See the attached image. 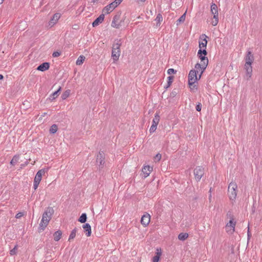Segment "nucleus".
<instances>
[{"label": "nucleus", "instance_id": "35", "mask_svg": "<svg viewBox=\"0 0 262 262\" xmlns=\"http://www.w3.org/2000/svg\"><path fill=\"white\" fill-rule=\"evenodd\" d=\"M188 84L189 85V88L191 91L193 92L197 91L198 88L196 85L195 84V83H193V84H191L190 82H188Z\"/></svg>", "mask_w": 262, "mask_h": 262}, {"label": "nucleus", "instance_id": "2", "mask_svg": "<svg viewBox=\"0 0 262 262\" xmlns=\"http://www.w3.org/2000/svg\"><path fill=\"white\" fill-rule=\"evenodd\" d=\"M54 213V210L52 207H48L44 211L41 222L39 224V229L44 230L51 219L52 216Z\"/></svg>", "mask_w": 262, "mask_h": 262}, {"label": "nucleus", "instance_id": "4", "mask_svg": "<svg viewBox=\"0 0 262 262\" xmlns=\"http://www.w3.org/2000/svg\"><path fill=\"white\" fill-rule=\"evenodd\" d=\"M237 185L235 182H231L228 186V193L230 200H235L237 196Z\"/></svg>", "mask_w": 262, "mask_h": 262}, {"label": "nucleus", "instance_id": "45", "mask_svg": "<svg viewBox=\"0 0 262 262\" xmlns=\"http://www.w3.org/2000/svg\"><path fill=\"white\" fill-rule=\"evenodd\" d=\"M227 215L228 216V217H229L230 219V217L232 216H233L231 212H228L227 214Z\"/></svg>", "mask_w": 262, "mask_h": 262}, {"label": "nucleus", "instance_id": "41", "mask_svg": "<svg viewBox=\"0 0 262 262\" xmlns=\"http://www.w3.org/2000/svg\"><path fill=\"white\" fill-rule=\"evenodd\" d=\"M60 55V53L57 51L54 52L52 54V56L54 57H57Z\"/></svg>", "mask_w": 262, "mask_h": 262}, {"label": "nucleus", "instance_id": "16", "mask_svg": "<svg viewBox=\"0 0 262 262\" xmlns=\"http://www.w3.org/2000/svg\"><path fill=\"white\" fill-rule=\"evenodd\" d=\"M104 154L103 151H99V154H98L97 156V160L96 161L97 163L99 164V165H103L104 163Z\"/></svg>", "mask_w": 262, "mask_h": 262}, {"label": "nucleus", "instance_id": "24", "mask_svg": "<svg viewBox=\"0 0 262 262\" xmlns=\"http://www.w3.org/2000/svg\"><path fill=\"white\" fill-rule=\"evenodd\" d=\"M188 237V234L187 233H181L178 235V238L181 241H185Z\"/></svg>", "mask_w": 262, "mask_h": 262}, {"label": "nucleus", "instance_id": "1", "mask_svg": "<svg viewBox=\"0 0 262 262\" xmlns=\"http://www.w3.org/2000/svg\"><path fill=\"white\" fill-rule=\"evenodd\" d=\"M207 54V52L205 49L203 50L199 49L198 52V56L202 62L201 64L197 63L194 67L195 69L197 70L198 72L200 71L199 79L201 78L202 74L203 73L208 64V59L207 57H206Z\"/></svg>", "mask_w": 262, "mask_h": 262}, {"label": "nucleus", "instance_id": "10", "mask_svg": "<svg viewBox=\"0 0 262 262\" xmlns=\"http://www.w3.org/2000/svg\"><path fill=\"white\" fill-rule=\"evenodd\" d=\"M235 224L236 222H234L233 216H232L230 217L229 222L226 225L227 232L231 231V233L233 232L234 231Z\"/></svg>", "mask_w": 262, "mask_h": 262}, {"label": "nucleus", "instance_id": "19", "mask_svg": "<svg viewBox=\"0 0 262 262\" xmlns=\"http://www.w3.org/2000/svg\"><path fill=\"white\" fill-rule=\"evenodd\" d=\"M50 64L49 62H43L37 68V70L40 71H45L49 69Z\"/></svg>", "mask_w": 262, "mask_h": 262}, {"label": "nucleus", "instance_id": "13", "mask_svg": "<svg viewBox=\"0 0 262 262\" xmlns=\"http://www.w3.org/2000/svg\"><path fill=\"white\" fill-rule=\"evenodd\" d=\"M150 220V216L148 213H146L144 214L141 219V223L142 225H143L144 227L147 226Z\"/></svg>", "mask_w": 262, "mask_h": 262}, {"label": "nucleus", "instance_id": "39", "mask_svg": "<svg viewBox=\"0 0 262 262\" xmlns=\"http://www.w3.org/2000/svg\"><path fill=\"white\" fill-rule=\"evenodd\" d=\"M16 250H17V246H15L13 249L10 250V254L11 255H15L16 253Z\"/></svg>", "mask_w": 262, "mask_h": 262}, {"label": "nucleus", "instance_id": "9", "mask_svg": "<svg viewBox=\"0 0 262 262\" xmlns=\"http://www.w3.org/2000/svg\"><path fill=\"white\" fill-rule=\"evenodd\" d=\"M117 5L114 2L107 5L102 9V12L104 14H107L112 12L116 7Z\"/></svg>", "mask_w": 262, "mask_h": 262}, {"label": "nucleus", "instance_id": "7", "mask_svg": "<svg viewBox=\"0 0 262 262\" xmlns=\"http://www.w3.org/2000/svg\"><path fill=\"white\" fill-rule=\"evenodd\" d=\"M159 121L160 116L158 114H156L152 121V125L149 129V132L150 133H152L155 132Z\"/></svg>", "mask_w": 262, "mask_h": 262}, {"label": "nucleus", "instance_id": "42", "mask_svg": "<svg viewBox=\"0 0 262 262\" xmlns=\"http://www.w3.org/2000/svg\"><path fill=\"white\" fill-rule=\"evenodd\" d=\"M161 159V155L160 154H157L155 157V159L158 161H160Z\"/></svg>", "mask_w": 262, "mask_h": 262}, {"label": "nucleus", "instance_id": "36", "mask_svg": "<svg viewBox=\"0 0 262 262\" xmlns=\"http://www.w3.org/2000/svg\"><path fill=\"white\" fill-rule=\"evenodd\" d=\"M174 77L173 76H169L168 77V81H167V85L166 87V88H168L170 86V85L171 84L173 80Z\"/></svg>", "mask_w": 262, "mask_h": 262}, {"label": "nucleus", "instance_id": "46", "mask_svg": "<svg viewBox=\"0 0 262 262\" xmlns=\"http://www.w3.org/2000/svg\"><path fill=\"white\" fill-rule=\"evenodd\" d=\"M99 0H92V1L91 2V3L94 4H95L96 3H97Z\"/></svg>", "mask_w": 262, "mask_h": 262}, {"label": "nucleus", "instance_id": "47", "mask_svg": "<svg viewBox=\"0 0 262 262\" xmlns=\"http://www.w3.org/2000/svg\"><path fill=\"white\" fill-rule=\"evenodd\" d=\"M4 78V76L0 74V80H2Z\"/></svg>", "mask_w": 262, "mask_h": 262}, {"label": "nucleus", "instance_id": "37", "mask_svg": "<svg viewBox=\"0 0 262 262\" xmlns=\"http://www.w3.org/2000/svg\"><path fill=\"white\" fill-rule=\"evenodd\" d=\"M61 89V88L60 86L56 91H55V92H54L52 94V96H53V98H52V100L54 99L57 97L58 93L60 91Z\"/></svg>", "mask_w": 262, "mask_h": 262}, {"label": "nucleus", "instance_id": "22", "mask_svg": "<svg viewBox=\"0 0 262 262\" xmlns=\"http://www.w3.org/2000/svg\"><path fill=\"white\" fill-rule=\"evenodd\" d=\"M211 12L213 16H219L218 8L217 5L214 3H212L211 5Z\"/></svg>", "mask_w": 262, "mask_h": 262}, {"label": "nucleus", "instance_id": "20", "mask_svg": "<svg viewBox=\"0 0 262 262\" xmlns=\"http://www.w3.org/2000/svg\"><path fill=\"white\" fill-rule=\"evenodd\" d=\"M152 170V167L149 165L145 166L142 168V171L143 173L145 174V177L148 176Z\"/></svg>", "mask_w": 262, "mask_h": 262}, {"label": "nucleus", "instance_id": "17", "mask_svg": "<svg viewBox=\"0 0 262 262\" xmlns=\"http://www.w3.org/2000/svg\"><path fill=\"white\" fill-rule=\"evenodd\" d=\"M104 14L103 13L99 15L92 23V26L95 27L98 26L100 24L102 23L104 19Z\"/></svg>", "mask_w": 262, "mask_h": 262}, {"label": "nucleus", "instance_id": "31", "mask_svg": "<svg viewBox=\"0 0 262 262\" xmlns=\"http://www.w3.org/2000/svg\"><path fill=\"white\" fill-rule=\"evenodd\" d=\"M157 21V26L160 25V23L163 20V17L161 14L159 13L155 19Z\"/></svg>", "mask_w": 262, "mask_h": 262}, {"label": "nucleus", "instance_id": "23", "mask_svg": "<svg viewBox=\"0 0 262 262\" xmlns=\"http://www.w3.org/2000/svg\"><path fill=\"white\" fill-rule=\"evenodd\" d=\"M61 235L62 232L60 230L56 231L53 234L54 241L56 242L59 241V239L61 238Z\"/></svg>", "mask_w": 262, "mask_h": 262}, {"label": "nucleus", "instance_id": "32", "mask_svg": "<svg viewBox=\"0 0 262 262\" xmlns=\"http://www.w3.org/2000/svg\"><path fill=\"white\" fill-rule=\"evenodd\" d=\"M19 160V156L15 155L14 156L11 161H10V164L12 165H14L15 163H16Z\"/></svg>", "mask_w": 262, "mask_h": 262}, {"label": "nucleus", "instance_id": "5", "mask_svg": "<svg viewBox=\"0 0 262 262\" xmlns=\"http://www.w3.org/2000/svg\"><path fill=\"white\" fill-rule=\"evenodd\" d=\"M48 170L49 168H42L37 171L34 180L33 188L35 190L37 188L41 180L42 176L47 173Z\"/></svg>", "mask_w": 262, "mask_h": 262}, {"label": "nucleus", "instance_id": "33", "mask_svg": "<svg viewBox=\"0 0 262 262\" xmlns=\"http://www.w3.org/2000/svg\"><path fill=\"white\" fill-rule=\"evenodd\" d=\"M161 254V252H157L156 253V255H155L152 258L153 262H159L160 256Z\"/></svg>", "mask_w": 262, "mask_h": 262}, {"label": "nucleus", "instance_id": "27", "mask_svg": "<svg viewBox=\"0 0 262 262\" xmlns=\"http://www.w3.org/2000/svg\"><path fill=\"white\" fill-rule=\"evenodd\" d=\"M85 57L83 55H80L77 59V60H76V63L77 65H81V64L83 63L84 59H85Z\"/></svg>", "mask_w": 262, "mask_h": 262}, {"label": "nucleus", "instance_id": "11", "mask_svg": "<svg viewBox=\"0 0 262 262\" xmlns=\"http://www.w3.org/2000/svg\"><path fill=\"white\" fill-rule=\"evenodd\" d=\"M245 64H252L254 60V57L250 51L247 52L246 56L245 58Z\"/></svg>", "mask_w": 262, "mask_h": 262}, {"label": "nucleus", "instance_id": "21", "mask_svg": "<svg viewBox=\"0 0 262 262\" xmlns=\"http://www.w3.org/2000/svg\"><path fill=\"white\" fill-rule=\"evenodd\" d=\"M83 228L84 230L85 234L87 236H90L91 234V227L89 224L86 223L83 225Z\"/></svg>", "mask_w": 262, "mask_h": 262}, {"label": "nucleus", "instance_id": "29", "mask_svg": "<svg viewBox=\"0 0 262 262\" xmlns=\"http://www.w3.org/2000/svg\"><path fill=\"white\" fill-rule=\"evenodd\" d=\"M57 129V125L56 124H53L51 126L50 128V133L52 134H54L56 133Z\"/></svg>", "mask_w": 262, "mask_h": 262}, {"label": "nucleus", "instance_id": "51", "mask_svg": "<svg viewBox=\"0 0 262 262\" xmlns=\"http://www.w3.org/2000/svg\"><path fill=\"white\" fill-rule=\"evenodd\" d=\"M146 0H140L141 2H144Z\"/></svg>", "mask_w": 262, "mask_h": 262}, {"label": "nucleus", "instance_id": "50", "mask_svg": "<svg viewBox=\"0 0 262 262\" xmlns=\"http://www.w3.org/2000/svg\"><path fill=\"white\" fill-rule=\"evenodd\" d=\"M47 115V113H44L43 114V115H42V116H45V115Z\"/></svg>", "mask_w": 262, "mask_h": 262}, {"label": "nucleus", "instance_id": "28", "mask_svg": "<svg viewBox=\"0 0 262 262\" xmlns=\"http://www.w3.org/2000/svg\"><path fill=\"white\" fill-rule=\"evenodd\" d=\"M76 232H77V228H75L71 232L69 237V241H71L75 237Z\"/></svg>", "mask_w": 262, "mask_h": 262}, {"label": "nucleus", "instance_id": "40", "mask_svg": "<svg viewBox=\"0 0 262 262\" xmlns=\"http://www.w3.org/2000/svg\"><path fill=\"white\" fill-rule=\"evenodd\" d=\"M196 110L198 112H200L202 108V104L201 103H199L196 106Z\"/></svg>", "mask_w": 262, "mask_h": 262}, {"label": "nucleus", "instance_id": "25", "mask_svg": "<svg viewBox=\"0 0 262 262\" xmlns=\"http://www.w3.org/2000/svg\"><path fill=\"white\" fill-rule=\"evenodd\" d=\"M87 216L86 213H84L81 214L78 219V221L81 223H84L86 221Z\"/></svg>", "mask_w": 262, "mask_h": 262}, {"label": "nucleus", "instance_id": "30", "mask_svg": "<svg viewBox=\"0 0 262 262\" xmlns=\"http://www.w3.org/2000/svg\"><path fill=\"white\" fill-rule=\"evenodd\" d=\"M71 91L70 90H68L66 91L61 95V98L63 100L66 99L68 97H69Z\"/></svg>", "mask_w": 262, "mask_h": 262}, {"label": "nucleus", "instance_id": "6", "mask_svg": "<svg viewBox=\"0 0 262 262\" xmlns=\"http://www.w3.org/2000/svg\"><path fill=\"white\" fill-rule=\"evenodd\" d=\"M193 172L195 180L199 181L204 174V169L201 166H197Z\"/></svg>", "mask_w": 262, "mask_h": 262}, {"label": "nucleus", "instance_id": "14", "mask_svg": "<svg viewBox=\"0 0 262 262\" xmlns=\"http://www.w3.org/2000/svg\"><path fill=\"white\" fill-rule=\"evenodd\" d=\"M60 17V14L56 13L54 14L53 17L51 18L49 22V26L52 27L55 24H56Z\"/></svg>", "mask_w": 262, "mask_h": 262}, {"label": "nucleus", "instance_id": "18", "mask_svg": "<svg viewBox=\"0 0 262 262\" xmlns=\"http://www.w3.org/2000/svg\"><path fill=\"white\" fill-rule=\"evenodd\" d=\"M207 36L205 34H202L200 38L202 40L201 41H199V47L200 49H202V48L206 47L207 44V40H206V38Z\"/></svg>", "mask_w": 262, "mask_h": 262}, {"label": "nucleus", "instance_id": "44", "mask_svg": "<svg viewBox=\"0 0 262 262\" xmlns=\"http://www.w3.org/2000/svg\"><path fill=\"white\" fill-rule=\"evenodd\" d=\"M23 215V213L22 212H19L17 214H16V216H15V217L16 219H19L20 218L21 216H22Z\"/></svg>", "mask_w": 262, "mask_h": 262}, {"label": "nucleus", "instance_id": "26", "mask_svg": "<svg viewBox=\"0 0 262 262\" xmlns=\"http://www.w3.org/2000/svg\"><path fill=\"white\" fill-rule=\"evenodd\" d=\"M186 11L178 19L177 21V25H178L179 24H181L183 23L186 18Z\"/></svg>", "mask_w": 262, "mask_h": 262}, {"label": "nucleus", "instance_id": "12", "mask_svg": "<svg viewBox=\"0 0 262 262\" xmlns=\"http://www.w3.org/2000/svg\"><path fill=\"white\" fill-rule=\"evenodd\" d=\"M244 69L246 70L245 77L247 80H249L251 78L252 73V67L251 64H245Z\"/></svg>", "mask_w": 262, "mask_h": 262}, {"label": "nucleus", "instance_id": "34", "mask_svg": "<svg viewBox=\"0 0 262 262\" xmlns=\"http://www.w3.org/2000/svg\"><path fill=\"white\" fill-rule=\"evenodd\" d=\"M213 19L214 20L211 21V24L212 26H215L219 23V17L216 15L213 16Z\"/></svg>", "mask_w": 262, "mask_h": 262}, {"label": "nucleus", "instance_id": "48", "mask_svg": "<svg viewBox=\"0 0 262 262\" xmlns=\"http://www.w3.org/2000/svg\"><path fill=\"white\" fill-rule=\"evenodd\" d=\"M248 237L250 236V233H249V229L248 230Z\"/></svg>", "mask_w": 262, "mask_h": 262}, {"label": "nucleus", "instance_id": "15", "mask_svg": "<svg viewBox=\"0 0 262 262\" xmlns=\"http://www.w3.org/2000/svg\"><path fill=\"white\" fill-rule=\"evenodd\" d=\"M120 18V15L117 14L114 16L113 19L112 20L111 26L113 28L118 29L120 26V24L119 23V19Z\"/></svg>", "mask_w": 262, "mask_h": 262}, {"label": "nucleus", "instance_id": "8", "mask_svg": "<svg viewBox=\"0 0 262 262\" xmlns=\"http://www.w3.org/2000/svg\"><path fill=\"white\" fill-rule=\"evenodd\" d=\"M197 70H191L189 72L188 75V82H190V84H192L193 83H195L198 80V78L196 75Z\"/></svg>", "mask_w": 262, "mask_h": 262}, {"label": "nucleus", "instance_id": "43", "mask_svg": "<svg viewBox=\"0 0 262 262\" xmlns=\"http://www.w3.org/2000/svg\"><path fill=\"white\" fill-rule=\"evenodd\" d=\"M123 0H115L114 2L118 6L122 2Z\"/></svg>", "mask_w": 262, "mask_h": 262}, {"label": "nucleus", "instance_id": "49", "mask_svg": "<svg viewBox=\"0 0 262 262\" xmlns=\"http://www.w3.org/2000/svg\"><path fill=\"white\" fill-rule=\"evenodd\" d=\"M4 0H0V4H2L3 3Z\"/></svg>", "mask_w": 262, "mask_h": 262}, {"label": "nucleus", "instance_id": "38", "mask_svg": "<svg viewBox=\"0 0 262 262\" xmlns=\"http://www.w3.org/2000/svg\"><path fill=\"white\" fill-rule=\"evenodd\" d=\"M177 73V71L173 69H169L167 70V74L169 75L174 74Z\"/></svg>", "mask_w": 262, "mask_h": 262}, {"label": "nucleus", "instance_id": "3", "mask_svg": "<svg viewBox=\"0 0 262 262\" xmlns=\"http://www.w3.org/2000/svg\"><path fill=\"white\" fill-rule=\"evenodd\" d=\"M121 42L120 39H117L113 44L112 57L114 61H117L119 59L120 55V47Z\"/></svg>", "mask_w": 262, "mask_h": 262}]
</instances>
